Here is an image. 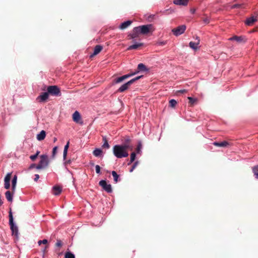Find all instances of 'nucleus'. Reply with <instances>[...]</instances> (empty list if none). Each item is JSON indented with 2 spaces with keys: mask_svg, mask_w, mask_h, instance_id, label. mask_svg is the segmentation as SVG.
Returning <instances> with one entry per match:
<instances>
[{
  "mask_svg": "<svg viewBox=\"0 0 258 258\" xmlns=\"http://www.w3.org/2000/svg\"><path fill=\"white\" fill-rule=\"evenodd\" d=\"M103 49V47L100 45H97L94 49L93 53L90 55V57H92L94 55L98 54Z\"/></svg>",
  "mask_w": 258,
  "mask_h": 258,
  "instance_id": "13",
  "label": "nucleus"
},
{
  "mask_svg": "<svg viewBox=\"0 0 258 258\" xmlns=\"http://www.w3.org/2000/svg\"><path fill=\"white\" fill-rule=\"evenodd\" d=\"M9 225L10 226V228L12 231V235H14L17 238H18L19 237V230L18 227L16 225V224L14 223V218L13 216L12 212L11 210H10L9 214Z\"/></svg>",
  "mask_w": 258,
  "mask_h": 258,
  "instance_id": "2",
  "label": "nucleus"
},
{
  "mask_svg": "<svg viewBox=\"0 0 258 258\" xmlns=\"http://www.w3.org/2000/svg\"><path fill=\"white\" fill-rule=\"evenodd\" d=\"M93 154L95 157H100L102 155V151L100 148H95V149L93 152Z\"/></svg>",
  "mask_w": 258,
  "mask_h": 258,
  "instance_id": "21",
  "label": "nucleus"
},
{
  "mask_svg": "<svg viewBox=\"0 0 258 258\" xmlns=\"http://www.w3.org/2000/svg\"><path fill=\"white\" fill-rule=\"evenodd\" d=\"M143 76H138L136 78H134L127 82L122 85L117 90V92H123L125 90H127L130 87L133 83H134L135 81L138 80L140 78H142Z\"/></svg>",
  "mask_w": 258,
  "mask_h": 258,
  "instance_id": "4",
  "label": "nucleus"
},
{
  "mask_svg": "<svg viewBox=\"0 0 258 258\" xmlns=\"http://www.w3.org/2000/svg\"><path fill=\"white\" fill-rule=\"evenodd\" d=\"M136 75V73H135V72H133V73H129V74H126V75H123L124 77H125V79H126L132 76H133L134 75Z\"/></svg>",
  "mask_w": 258,
  "mask_h": 258,
  "instance_id": "41",
  "label": "nucleus"
},
{
  "mask_svg": "<svg viewBox=\"0 0 258 258\" xmlns=\"http://www.w3.org/2000/svg\"><path fill=\"white\" fill-rule=\"evenodd\" d=\"M56 140H57V139L56 138H54L53 139V142H55L56 141Z\"/></svg>",
  "mask_w": 258,
  "mask_h": 258,
  "instance_id": "53",
  "label": "nucleus"
},
{
  "mask_svg": "<svg viewBox=\"0 0 258 258\" xmlns=\"http://www.w3.org/2000/svg\"><path fill=\"white\" fill-rule=\"evenodd\" d=\"M137 28L135 30H138L140 34L146 35L152 29L153 25L152 24H147L138 26Z\"/></svg>",
  "mask_w": 258,
  "mask_h": 258,
  "instance_id": "5",
  "label": "nucleus"
},
{
  "mask_svg": "<svg viewBox=\"0 0 258 258\" xmlns=\"http://www.w3.org/2000/svg\"><path fill=\"white\" fill-rule=\"evenodd\" d=\"M71 160H69L66 161L64 162V164H70V163H71Z\"/></svg>",
  "mask_w": 258,
  "mask_h": 258,
  "instance_id": "51",
  "label": "nucleus"
},
{
  "mask_svg": "<svg viewBox=\"0 0 258 258\" xmlns=\"http://www.w3.org/2000/svg\"><path fill=\"white\" fill-rule=\"evenodd\" d=\"M194 101H195V103H196V99L195 98V100H194Z\"/></svg>",
  "mask_w": 258,
  "mask_h": 258,
  "instance_id": "57",
  "label": "nucleus"
},
{
  "mask_svg": "<svg viewBox=\"0 0 258 258\" xmlns=\"http://www.w3.org/2000/svg\"><path fill=\"white\" fill-rule=\"evenodd\" d=\"M57 146H55L54 147L53 149H52V157L53 158H54L55 156V155L57 153Z\"/></svg>",
  "mask_w": 258,
  "mask_h": 258,
  "instance_id": "39",
  "label": "nucleus"
},
{
  "mask_svg": "<svg viewBox=\"0 0 258 258\" xmlns=\"http://www.w3.org/2000/svg\"><path fill=\"white\" fill-rule=\"evenodd\" d=\"M17 180V175H14L12 179V190H14L16 188V183Z\"/></svg>",
  "mask_w": 258,
  "mask_h": 258,
  "instance_id": "27",
  "label": "nucleus"
},
{
  "mask_svg": "<svg viewBox=\"0 0 258 258\" xmlns=\"http://www.w3.org/2000/svg\"><path fill=\"white\" fill-rule=\"evenodd\" d=\"M238 7V5H233L232 7V8H237Z\"/></svg>",
  "mask_w": 258,
  "mask_h": 258,
  "instance_id": "52",
  "label": "nucleus"
},
{
  "mask_svg": "<svg viewBox=\"0 0 258 258\" xmlns=\"http://www.w3.org/2000/svg\"><path fill=\"white\" fill-rule=\"evenodd\" d=\"M64 258H75V255L70 251H67L65 253Z\"/></svg>",
  "mask_w": 258,
  "mask_h": 258,
  "instance_id": "30",
  "label": "nucleus"
},
{
  "mask_svg": "<svg viewBox=\"0 0 258 258\" xmlns=\"http://www.w3.org/2000/svg\"><path fill=\"white\" fill-rule=\"evenodd\" d=\"M229 40H236L237 42H240V41H242V38H241V37L235 36H233V37H231L230 38H229Z\"/></svg>",
  "mask_w": 258,
  "mask_h": 258,
  "instance_id": "32",
  "label": "nucleus"
},
{
  "mask_svg": "<svg viewBox=\"0 0 258 258\" xmlns=\"http://www.w3.org/2000/svg\"><path fill=\"white\" fill-rule=\"evenodd\" d=\"M121 146H122V147L123 148V149L125 150V151H126V150L127 149H129V148H132V147L130 145V144H127V143H124L122 145H120Z\"/></svg>",
  "mask_w": 258,
  "mask_h": 258,
  "instance_id": "34",
  "label": "nucleus"
},
{
  "mask_svg": "<svg viewBox=\"0 0 258 258\" xmlns=\"http://www.w3.org/2000/svg\"><path fill=\"white\" fill-rule=\"evenodd\" d=\"M61 188L59 186H54L52 187L53 194L55 196L59 195L61 192Z\"/></svg>",
  "mask_w": 258,
  "mask_h": 258,
  "instance_id": "17",
  "label": "nucleus"
},
{
  "mask_svg": "<svg viewBox=\"0 0 258 258\" xmlns=\"http://www.w3.org/2000/svg\"><path fill=\"white\" fill-rule=\"evenodd\" d=\"M189 45L191 49H194V42H192V41L190 42Z\"/></svg>",
  "mask_w": 258,
  "mask_h": 258,
  "instance_id": "50",
  "label": "nucleus"
},
{
  "mask_svg": "<svg viewBox=\"0 0 258 258\" xmlns=\"http://www.w3.org/2000/svg\"><path fill=\"white\" fill-rule=\"evenodd\" d=\"M95 170L97 174H100V167L98 165H96L95 166Z\"/></svg>",
  "mask_w": 258,
  "mask_h": 258,
  "instance_id": "43",
  "label": "nucleus"
},
{
  "mask_svg": "<svg viewBox=\"0 0 258 258\" xmlns=\"http://www.w3.org/2000/svg\"><path fill=\"white\" fill-rule=\"evenodd\" d=\"M111 174L113 177L114 181L115 183L117 182L119 177V175H118L115 171H112Z\"/></svg>",
  "mask_w": 258,
  "mask_h": 258,
  "instance_id": "28",
  "label": "nucleus"
},
{
  "mask_svg": "<svg viewBox=\"0 0 258 258\" xmlns=\"http://www.w3.org/2000/svg\"><path fill=\"white\" fill-rule=\"evenodd\" d=\"M4 186L6 189H9L10 187V182H5Z\"/></svg>",
  "mask_w": 258,
  "mask_h": 258,
  "instance_id": "45",
  "label": "nucleus"
},
{
  "mask_svg": "<svg viewBox=\"0 0 258 258\" xmlns=\"http://www.w3.org/2000/svg\"><path fill=\"white\" fill-rule=\"evenodd\" d=\"M188 0H174L173 4L176 5L186 6L188 4Z\"/></svg>",
  "mask_w": 258,
  "mask_h": 258,
  "instance_id": "14",
  "label": "nucleus"
},
{
  "mask_svg": "<svg viewBox=\"0 0 258 258\" xmlns=\"http://www.w3.org/2000/svg\"><path fill=\"white\" fill-rule=\"evenodd\" d=\"M47 242H48L47 240L45 239H43L42 240H39L38 242V244L39 245H40L42 243L46 244Z\"/></svg>",
  "mask_w": 258,
  "mask_h": 258,
  "instance_id": "42",
  "label": "nucleus"
},
{
  "mask_svg": "<svg viewBox=\"0 0 258 258\" xmlns=\"http://www.w3.org/2000/svg\"><path fill=\"white\" fill-rule=\"evenodd\" d=\"M99 185H100L103 189L108 193H111L112 191V186L110 184L107 183L106 181L105 180H101L99 182Z\"/></svg>",
  "mask_w": 258,
  "mask_h": 258,
  "instance_id": "8",
  "label": "nucleus"
},
{
  "mask_svg": "<svg viewBox=\"0 0 258 258\" xmlns=\"http://www.w3.org/2000/svg\"><path fill=\"white\" fill-rule=\"evenodd\" d=\"M49 164V160L47 155L43 154L40 156V160L37 165L36 169L39 170L46 168Z\"/></svg>",
  "mask_w": 258,
  "mask_h": 258,
  "instance_id": "3",
  "label": "nucleus"
},
{
  "mask_svg": "<svg viewBox=\"0 0 258 258\" xmlns=\"http://www.w3.org/2000/svg\"><path fill=\"white\" fill-rule=\"evenodd\" d=\"M48 94L54 96H60L61 92L59 88L57 86H49L47 88Z\"/></svg>",
  "mask_w": 258,
  "mask_h": 258,
  "instance_id": "6",
  "label": "nucleus"
},
{
  "mask_svg": "<svg viewBox=\"0 0 258 258\" xmlns=\"http://www.w3.org/2000/svg\"><path fill=\"white\" fill-rule=\"evenodd\" d=\"M40 153V151H37L36 153L30 156V158L31 160L34 161L38 157L39 154Z\"/></svg>",
  "mask_w": 258,
  "mask_h": 258,
  "instance_id": "33",
  "label": "nucleus"
},
{
  "mask_svg": "<svg viewBox=\"0 0 258 258\" xmlns=\"http://www.w3.org/2000/svg\"><path fill=\"white\" fill-rule=\"evenodd\" d=\"M188 99L189 100V103L190 104V105H194V98L192 97H188Z\"/></svg>",
  "mask_w": 258,
  "mask_h": 258,
  "instance_id": "46",
  "label": "nucleus"
},
{
  "mask_svg": "<svg viewBox=\"0 0 258 258\" xmlns=\"http://www.w3.org/2000/svg\"><path fill=\"white\" fill-rule=\"evenodd\" d=\"M133 162H131V160H130V162L127 163V164L129 165H130Z\"/></svg>",
  "mask_w": 258,
  "mask_h": 258,
  "instance_id": "56",
  "label": "nucleus"
},
{
  "mask_svg": "<svg viewBox=\"0 0 258 258\" xmlns=\"http://www.w3.org/2000/svg\"><path fill=\"white\" fill-rule=\"evenodd\" d=\"M11 173H8L5 177L4 182H10Z\"/></svg>",
  "mask_w": 258,
  "mask_h": 258,
  "instance_id": "37",
  "label": "nucleus"
},
{
  "mask_svg": "<svg viewBox=\"0 0 258 258\" xmlns=\"http://www.w3.org/2000/svg\"><path fill=\"white\" fill-rule=\"evenodd\" d=\"M136 153L135 152H133L131 153V162H133L135 159H136Z\"/></svg>",
  "mask_w": 258,
  "mask_h": 258,
  "instance_id": "40",
  "label": "nucleus"
},
{
  "mask_svg": "<svg viewBox=\"0 0 258 258\" xmlns=\"http://www.w3.org/2000/svg\"><path fill=\"white\" fill-rule=\"evenodd\" d=\"M185 90H180V92H182V93H183V92H185Z\"/></svg>",
  "mask_w": 258,
  "mask_h": 258,
  "instance_id": "55",
  "label": "nucleus"
},
{
  "mask_svg": "<svg viewBox=\"0 0 258 258\" xmlns=\"http://www.w3.org/2000/svg\"><path fill=\"white\" fill-rule=\"evenodd\" d=\"M39 178V175L38 174H35V178H34V180L35 181H37Z\"/></svg>",
  "mask_w": 258,
  "mask_h": 258,
  "instance_id": "48",
  "label": "nucleus"
},
{
  "mask_svg": "<svg viewBox=\"0 0 258 258\" xmlns=\"http://www.w3.org/2000/svg\"><path fill=\"white\" fill-rule=\"evenodd\" d=\"M200 42V40L199 37L196 36L195 37V51L197 50L200 47V46H199V43Z\"/></svg>",
  "mask_w": 258,
  "mask_h": 258,
  "instance_id": "23",
  "label": "nucleus"
},
{
  "mask_svg": "<svg viewBox=\"0 0 258 258\" xmlns=\"http://www.w3.org/2000/svg\"><path fill=\"white\" fill-rule=\"evenodd\" d=\"M213 144L218 147H226L228 145V143L226 141L221 142H214Z\"/></svg>",
  "mask_w": 258,
  "mask_h": 258,
  "instance_id": "24",
  "label": "nucleus"
},
{
  "mask_svg": "<svg viewBox=\"0 0 258 258\" xmlns=\"http://www.w3.org/2000/svg\"><path fill=\"white\" fill-rule=\"evenodd\" d=\"M37 165H36L35 164H32L30 166V167L29 168L30 169H32V168H35L36 169V167H37Z\"/></svg>",
  "mask_w": 258,
  "mask_h": 258,
  "instance_id": "49",
  "label": "nucleus"
},
{
  "mask_svg": "<svg viewBox=\"0 0 258 258\" xmlns=\"http://www.w3.org/2000/svg\"><path fill=\"white\" fill-rule=\"evenodd\" d=\"M257 21V19L254 16H251L248 18L245 21V25L247 26L252 25L255 22Z\"/></svg>",
  "mask_w": 258,
  "mask_h": 258,
  "instance_id": "12",
  "label": "nucleus"
},
{
  "mask_svg": "<svg viewBox=\"0 0 258 258\" xmlns=\"http://www.w3.org/2000/svg\"><path fill=\"white\" fill-rule=\"evenodd\" d=\"M190 11H191V13L194 14V9H191L190 10Z\"/></svg>",
  "mask_w": 258,
  "mask_h": 258,
  "instance_id": "54",
  "label": "nucleus"
},
{
  "mask_svg": "<svg viewBox=\"0 0 258 258\" xmlns=\"http://www.w3.org/2000/svg\"><path fill=\"white\" fill-rule=\"evenodd\" d=\"M144 44L143 43H137L136 42L135 44L130 45L127 48V50H132V49H137L139 47L143 46Z\"/></svg>",
  "mask_w": 258,
  "mask_h": 258,
  "instance_id": "18",
  "label": "nucleus"
},
{
  "mask_svg": "<svg viewBox=\"0 0 258 258\" xmlns=\"http://www.w3.org/2000/svg\"><path fill=\"white\" fill-rule=\"evenodd\" d=\"M252 172L255 178L258 179V165L252 168Z\"/></svg>",
  "mask_w": 258,
  "mask_h": 258,
  "instance_id": "29",
  "label": "nucleus"
},
{
  "mask_svg": "<svg viewBox=\"0 0 258 258\" xmlns=\"http://www.w3.org/2000/svg\"><path fill=\"white\" fill-rule=\"evenodd\" d=\"M207 21H207V20H205V22L206 23H207Z\"/></svg>",
  "mask_w": 258,
  "mask_h": 258,
  "instance_id": "58",
  "label": "nucleus"
},
{
  "mask_svg": "<svg viewBox=\"0 0 258 258\" xmlns=\"http://www.w3.org/2000/svg\"><path fill=\"white\" fill-rule=\"evenodd\" d=\"M55 245L57 247H61L62 246L61 241L59 239H57Z\"/></svg>",
  "mask_w": 258,
  "mask_h": 258,
  "instance_id": "44",
  "label": "nucleus"
},
{
  "mask_svg": "<svg viewBox=\"0 0 258 258\" xmlns=\"http://www.w3.org/2000/svg\"><path fill=\"white\" fill-rule=\"evenodd\" d=\"M113 155L117 158L127 157L128 153L120 145H115L113 147Z\"/></svg>",
  "mask_w": 258,
  "mask_h": 258,
  "instance_id": "1",
  "label": "nucleus"
},
{
  "mask_svg": "<svg viewBox=\"0 0 258 258\" xmlns=\"http://www.w3.org/2000/svg\"><path fill=\"white\" fill-rule=\"evenodd\" d=\"M103 144L102 147L104 148L109 149L110 148V146L108 143L107 140L105 137H103Z\"/></svg>",
  "mask_w": 258,
  "mask_h": 258,
  "instance_id": "26",
  "label": "nucleus"
},
{
  "mask_svg": "<svg viewBox=\"0 0 258 258\" xmlns=\"http://www.w3.org/2000/svg\"><path fill=\"white\" fill-rule=\"evenodd\" d=\"M131 140L128 137H126L124 140V143L130 144Z\"/></svg>",
  "mask_w": 258,
  "mask_h": 258,
  "instance_id": "47",
  "label": "nucleus"
},
{
  "mask_svg": "<svg viewBox=\"0 0 258 258\" xmlns=\"http://www.w3.org/2000/svg\"><path fill=\"white\" fill-rule=\"evenodd\" d=\"M167 44V41H161L159 40L156 43V45L157 46H164Z\"/></svg>",
  "mask_w": 258,
  "mask_h": 258,
  "instance_id": "35",
  "label": "nucleus"
},
{
  "mask_svg": "<svg viewBox=\"0 0 258 258\" xmlns=\"http://www.w3.org/2000/svg\"><path fill=\"white\" fill-rule=\"evenodd\" d=\"M186 30L185 25H180L175 28L172 29L171 31L175 36H178L183 34Z\"/></svg>",
  "mask_w": 258,
  "mask_h": 258,
  "instance_id": "7",
  "label": "nucleus"
},
{
  "mask_svg": "<svg viewBox=\"0 0 258 258\" xmlns=\"http://www.w3.org/2000/svg\"><path fill=\"white\" fill-rule=\"evenodd\" d=\"M124 80H125V77H124L123 76L118 77L113 80V84H117L120 83Z\"/></svg>",
  "mask_w": 258,
  "mask_h": 258,
  "instance_id": "22",
  "label": "nucleus"
},
{
  "mask_svg": "<svg viewBox=\"0 0 258 258\" xmlns=\"http://www.w3.org/2000/svg\"><path fill=\"white\" fill-rule=\"evenodd\" d=\"M6 197L9 202L13 201V196L10 191H7L5 193Z\"/></svg>",
  "mask_w": 258,
  "mask_h": 258,
  "instance_id": "25",
  "label": "nucleus"
},
{
  "mask_svg": "<svg viewBox=\"0 0 258 258\" xmlns=\"http://www.w3.org/2000/svg\"><path fill=\"white\" fill-rule=\"evenodd\" d=\"M139 162L138 161H135L133 166H132V167L131 168V169H130V172H132L133 171V170L135 169V168L138 166V165L139 164Z\"/></svg>",
  "mask_w": 258,
  "mask_h": 258,
  "instance_id": "38",
  "label": "nucleus"
},
{
  "mask_svg": "<svg viewBox=\"0 0 258 258\" xmlns=\"http://www.w3.org/2000/svg\"><path fill=\"white\" fill-rule=\"evenodd\" d=\"M70 142L68 141L66 145L64 146L63 152V160L65 161L67 158L68 148L69 147Z\"/></svg>",
  "mask_w": 258,
  "mask_h": 258,
  "instance_id": "19",
  "label": "nucleus"
},
{
  "mask_svg": "<svg viewBox=\"0 0 258 258\" xmlns=\"http://www.w3.org/2000/svg\"><path fill=\"white\" fill-rule=\"evenodd\" d=\"M81 118V116L80 113L78 111H76L73 114V120L76 122L79 123Z\"/></svg>",
  "mask_w": 258,
  "mask_h": 258,
  "instance_id": "16",
  "label": "nucleus"
},
{
  "mask_svg": "<svg viewBox=\"0 0 258 258\" xmlns=\"http://www.w3.org/2000/svg\"><path fill=\"white\" fill-rule=\"evenodd\" d=\"M137 28H138L137 27L134 28L132 32L128 35L130 39L134 40L139 36L140 33L138 30H135Z\"/></svg>",
  "mask_w": 258,
  "mask_h": 258,
  "instance_id": "11",
  "label": "nucleus"
},
{
  "mask_svg": "<svg viewBox=\"0 0 258 258\" xmlns=\"http://www.w3.org/2000/svg\"><path fill=\"white\" fill-rule=\"evenodd\" d=\"M177 104V101L175 99H171L169 101V106L172 107L174 108L176 105Z\"/></svg>",
  "mask_w": 258,
  "mask_h": 258,
  "instance_id": "31",
  "label": "nucleus"
},
{
  "mask_svg": "<svg viewBox=\"0 0 258 258\" xmlns=\"http://www.w3.org/2000/svg\"><path fill=\"white\" fill-rule=\"evenodd\" d=\"M48 96L49 94L48 92H43L36 98V101L39 102H45L48 99Z\"/></svg>",
  "mask_w": 258,
  "mask_h": 258,
  "instance_id": "9",
  "label": "nucleus"
},
{
  "mask_svg": "<svg viewBox=\"0 0 258 258\" xmlns=\"http://www.w3.org/2000/svg\"><path fill=\"white\" fill-rule=\"evenodd\" d=\"M46 133L44 131H41L37 135V139L38 141H42L45 138Z\"/></svg>",
  "mask_w": 258,
  "mask_h": 258,
  "instance_id": "20",
  "label": "nucleus"
},
{
  "mask_svg": "<svg viewBox=\"0 0 258 258\" xmlns=\"http://www.w3.org/2000/svg\"><path fill=\"white\" fill-rule=\"evenodd\" d=\"M141 149H142V144L141 142H139L138 143V145L137 146V149H136V152L137 154L140 153L141 152Z\"/></svg>",
  "mask_w": 258,
  "mask_h": 258,
  "instance_id": "36",
  "label": "nucleus"
},
{
  "mask_svg": "<svg viewBox=\"0 0 258 258\" xmlns=\"http://www.w3.org/2000/svg\"><path fill=\"white\" fill-rule=\"evenodd\" d=\"M132 23V21L130 20H128L122 23L120 26H119V28L121 30H123L127 28Z\"/></svg>",
  "mask_w": 258,
  "mask_h": 258,
  "instance_id": "15",
  "label": "nucleus"
},
{
  "mask_svg": "<svg viewBox=\"0 0 258 258\" xmlns=\"http://www.w3.org/2000/svg\"><path fill=\"white\" fill-rule=\"evenodd\" d=\"M148 71L149 69L146 67V66L144 64L140 63L138 65L137 70L135 71V72L136 73V74H137L139 72H148Z\"/></svg>",
  "mask_w": 258,
  "mask_h": 258,
  "instance_id": "10",
  "label": "nucleus"
}]
</instances>
